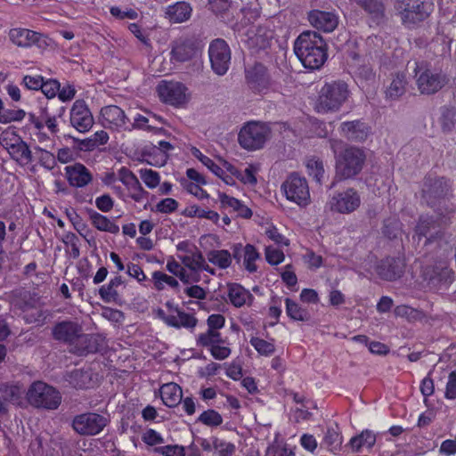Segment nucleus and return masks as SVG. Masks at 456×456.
<instances>
[{
	"instance_id": "obj_1",
	"label": "nucleus",
	"mask_w": 456,
	"mask_h": 456,
	"mask_svg": "<svg viewBox=\"0 0 456 456\" xmlns=\"http://www.w3.org/2000/svg\"><path fill=\"white\" fill-rule=\"evenodd\" d=\"M452 197V181L445 176L427 175L423 179L421 198L426 204L434 208L441 220L454 212V207L448 205L446 200Z\"/></svg>"
},
{
	"instance_id": "obj_2",
	"label": "nucleus",
	"mask_w": 456,
	"mask_h": 456,
	"mask_svg": "<svg viewBox=\"0 0 456 456\" xmlns=\"http://www.w3.org/2000/svg\"><path fill=\"white\" fill-rule=\"evenodd\" d=\"M294 53L303 66L308 69H319L328 59V46L316 31L302 32L294 42Z\"/></svg>"
},
{
	"instance_id": "obj_3",
	"label": "nucleus",
	"mask_w": 456,
	"mask_h": 456,
	"mask_svg": "<svg viewBox=\"0 0 456 456\" xmlns=\"http://www.w3.org/2000/svg\"><path fill=\"white\" fill-rule=\"evenodd\" d=\"M335 153V179L338 181L354 179L361 174L366 161L365 151L356 146H346L337 153L335 142H331Z\"/></svg>"
},
{
	"instance_id": "obj_4",
	"label": "nucleus",
	"mask_w": 456,
	"mask_h": 456,
	"mask_svg": "<svg viewBox=\"0 0 456 456\" xmlns=\"http://www.w3.org/2000/svg\"><path fill=\"white\" fill-rule=\"evenodd\" d=\"M413 72L421 94H435L450 81L449 76L441 67L428 61H416Z\"/></svg>"
},
{
	"instance_id": "obj_5",
	"label": "nucleus",
	"mask_w": 456,
	"mask_h": 456,
	"mask_svg": "<svg viewBox=\"0 0 456 456\" xmlns=\"http://www.w3.org/2000/svg\"><path fill=\"white\" fill-rule=\"evenodd\" d=\"M350 95L348 85L343 80L326 82L319 93L316 110L319 113L335 112L340 110Z\"/></svg>"
},
{
	"instance_id": "obj_6",
	"label": "nucleus",
	"mask_w": 456,
	"mask_h": 456,
	"mask_svg": "<svg viewBox=\"0 0 456 456\" xmlns=\"http://www.w3.org/2000/svg\"><path fill=\"white\" fill-rule=\"evenodd\" d=\"M395 9L403 25L414 27L426 20L434 11L433 0H395Z\"/></svg>"
},
{
	"instance_id": "obj_7",
	"label": "nucleus",
	"mask_w": 456,
	"mask_h": 456,
	"mask_svg": "<svg viewBox=\"0 0 456 456\" xmlns=\"http://www.w3.org/2000/svg\"><path fill=\"white\" fill-rule=\"evenodd\" d=\"M27 399L33 407L46 410H56L61 403V393L43 381H36L30 385Z\"/></svg>"
},
{
	"instance_id": "obj_8",
	"label": "nucleus",
	"mask_w": 456,
	"mask_h": 456,
	"mask_svg": "<svg viewBox=\"0 0 456 456\" xmlns=\"http://www.w3.org/2000/svg\"><path fill=\"white\" fill-rule=\"evenodd\" d=\"M271 134L270 127L258 121L247 122L240 130L238 141L248 151H256L264 147Z\"/></svg>"
},
{
	"instance_id": "obj_9",
	"label": "nucleus",
	"mask_w": 456,
	"mask_h": 456,
	"mask_svg": "<svg viewBox=\"0 0 456 456\" xmlns=\"http://www.w3.org/2000/svg\"><path fill=\"white\" fill-rule=\"evenodd\" d=\"M110 423V419L100 413L87 411L74 416L71 422L73 430L84 436L99 435Z\"/></svg>"
},
{
	"instance_id": "obj_10",
	"label": "nucleus",
	"mask_w": 456,
	"mask_h": 456,
	"mask_svg": "<svg viewBox=\"0 0 456 456\" xmlns=\"http://www.w3.org/2000/svg\"><path fill=\"white\" fill-rule=\"evenodd\" d=\"M1 145L8 151L12 159L20 165H27L33 161L29 146L14 131H4L0 135Z\"/></svg>"
},
{
	"instance_id": "obj_11",
	"label": "nucleus",
	"mask_w": 456,
	"mask_h": 456,
	"mask_svg": "<svg viewBox=\"0 0 456 456\" xmlns=\"http://www.w3.org/2000/svg\"><path fill=\"white\" fill-rule=\"evenodd\" d=\"M237 27H239V25H237ZM235 30L240 37L241 42L254 53L270 48L274 37L273 30L265 26L251 27L247 30L237 28Z\"/></svg>"
},
{
	"instance_id": "obj_12",
	"label": "nucleus",
	"mask_w": 456,
	"mask_h": 456,
	"mask_svg": "<svg viewBox=\"0 0 456 456\" xmlns=\"http://www.w3.org/2000/svg\"><path fill=\"white\" fill-rule=\"evenodd\" d=\"M288 200L300 207L310 203V192L307 181L297 173L290 174L281 184Z\"/></svg>"
},
{
	"instance_id": "obj_13",
	"label": "nucleus",
	"mask_w": 456,
	"mask_h": 456,
	"mask_svg": "<svg viewBox=\"0 0 456 456\" xmlns=\"http://www.w3.org/2000/svg\"><path fill=\"white\" fill-rule=\"evenodd\" d=\"M8 37L14 45L20 48L36 46L45 50L50 45V38L46 35L24 28H11Z\"/></svg>"
},
{
	"instance_id": "obj_14",
	"label": "nucleus",
	"mask_w": 456,
	"mask_h": 456,
	"mask_svg": "<svg viewBox=\"0 0 456 456\" xmlns=\"http://www.w3.org/2000/svg\"><path fill=\"white\" fill-rule=\"evenodd\" d=\"M208 56L214 73L218 76L227 73L231 64L232 53L224 39L216 38L211 41L208 46Z\"/></svg>"
},
{
	"instance_id": "obj_15",
	"label": "nucleus",
	"mask_w": 456,
	"mask_h": 456,
	"mask_svg": "<svg viewBox=\"0 0 456 456\" xmlns=\"http://www.w3.org/2000/svg\"><path fill=\"white\" fill-rule=\"evenodd\" d=\"M187 87L181 82L162 80L157 86V93L164 103L181 107L188 102Z\"/></svg>"
},
{
	"instance_id": "obj_16",
	"label": "nucleus",
	"mask_w": 456,
	"mask_h": 456,
	"mask_svg": "<svg viewBox=\"0 0 456 456\" xmlns=\"http://www.w3.org/2000/svg\"><path fill=\"white\" fill-rule=\"evenodd\" d=\"M245 79L248 87L257 94H265L273 86L268 69L261 62L245 69Z\"/></svg>"
},
{
	"instance_id": "obj_17",
	"label": "nucleus",
	"mask_w": 456,
	"mask_h": 456,
	"mask_svg": "<svg viewBox=\"0 0 456 456\" xmlns=\"http://www.w3.org/2000/svg\"><path fill=\"white\" fill-rule=\"evenodd\" d=\"M69 122L79 133L88 132L94 123L93 114L84 100H76L69 110Z\"/></svg>"
},
{
	"instance_id": "obj_18",
	"label": "nucleus",
	"mask_w": 456,
	"mask_h": 456,
	"mask_svg": "<svg viewBox=\"0 0 456 456\" xmlns=\"http://www.w3.org/2000/svg\"><path fill=\"white\" fill-rule=\"evenodd\" d=\"M330 209L340 214H350L361 205V197L354 188L337 192L330 200Z\"/></svg>"
},
{
	"instance_id": "obj_19",
	"label": "nucleus",
	"mask_w": 456,
	"mask_h": 456,
	"mask_svg": "<svg viewBox=\"0 0 456 456\" xmlns=\"http://www.w3.org/2000/svg\"><path fill=\"white\" fill-rule=\"evenodd\" d=\"M405 265L404 258L401 256H387L378 262L375 269L380 279L394 281L403 275Z\"/></svg>"
},
{
	"instance_id": "obj_20",
	"label": "nucleus",
	"mask_w": 456,
	"mask_h": 456,
	"mask_svg": "<svg viewBox=\"0 0 456 456\" xmlns=\"http://www.w3.org/2000/svg\"><path fill=\"white\" fill-rule=\"evenodd\" d=\"M424 279L428 284L438 289H447L453 281V271L445 262H439L424 271Z\"/></svg>"
},
{
	"instance_id": "obj_21",
	"label": "nucleus",
	"mask_w": 456,
	"mask_h": 456,
	"mask_svg": "<svg viewBox=\"0 0 456 456\" xmlns=\"http://www.w3.org/2000/svg\"><path fill=\"white\" fill-rule=\"evenodd\" d=\"M310 24L319 31L332 32L338 25V15L336 11L312 10L307 15Z\"/></svg>"
},
{
	"instance_id": "obj_22",
	"label": "nucleus",
	"mask_w": 456,
	"mask_h": 456,
	"mask_svg": "<svg viewBox=\"0 0 456 456\" xmlns=\"http://www.w3.org/2000/svg\"><path fill=\"white\" fill-rule=\"evenodd\" d=\"M102 124L105 127L126 131L129 118L125 111L117 105H108L101 110Z\"/></svg>"
},
{
	"instance_id": "obj_23",
	"label": "nucleus",
	"mask_w": 456,
	"mask_h": 456,
	"mask_svg": "<svg viewBox=\"0 0 456 456\" xmlns=\"http://www.w3.org/2000/svg\"><path fill=\"white\" fill-rule=\"evenodd\" d=\"M104 339L98 334L79 333L74 345L73 353L77 355H86L100 352L103 348Z\"/></svg>"
},
{
	"instance_id": "obj_24",
	"label": "nucleus",
	"mask_w": 456,
	"mask_h": 456,
	"mask_svg": "<svg viewBox=\"0 0 456 456\" xmlns=\"http://www.w3.org/2000/svg\"><path fill=\"white\" fill-rule=\"evenodd\" d=\"M65 176L69 184L75 188H83L93 181L90 170L82 163L76 162L65 167Z\"/></svg>"
},
{
	"instance_id": "obj_25",
	"label": "nucleus",
	"mask_w": 456,
	"mask_h": 456,
	"mask_svg": "<svg viewBox=\"0 0 456 456\" xmlns=\"http://www.w3.org/2000/svg\"><path fill=\"white\" fill-rule=\"evenodd\" d=\"M340 129L346 139L360 142H364L370 133V126L359 119L341 123Z\"/></svg>"
},
{
	"instance_id": "obj_26",
	"label": "nucleus",
	"mask_w": 456,
	"mask_h": 456,
	"mask_svg": "<svg viewBox=\"0 0 456 456\" xmlns=\"http://www.w3.org/2000/svg\"><path fill=\"white\" fill-rule=\"evenodd\" d=\"M370 17L375 25H380L386 20V6L384 0H354Z\"/></svg>"
},
{
	"instance_id": "obj_27",
	"label": "nucleus",
	"mask_w": 456,
	"mask_h": 456,
	"mask_svg": "<svg viewBox=\"0 0 456 456\" xmlns=\"http://www.w3.org/2000/svg\"><path fill=\"white\" fill-rule=\"evenodd\" d=\"M81 331V327L77 323L65 321L57 323L53 327V335L56 340L67 342L73 346Z\"/></svg>"
},
{
	"instance_id": "obj_28",
	"label": "nucleus",
	"mask_w": 456,
	"mask_h": 456,
	"mask_svg": "<svg viewBox=\"0 0 456 456\" xmlns=\"http://www.w3.org/2000/svg\"><path fill=\"white\" fill-rule=\"evenodd\" d=\"M91 224L100 232H110L111 234H118L119 232V226L111 221L108 216L97 212L94 208H85Z\"/></svg>"
},
{
	"instance_id": "obj_29",
	"label": "nucleus",
	"mask_w": 456,
	"mask_h": 456,
	"mask_svg": "<svg viewBox=\"0 0 456 456\" xmlns=\"http://www.w3.org/2000/svg\"><path fill=\"white\" fill-rule=\"evenodd\" d=\"M348 55L354 61L351 67L353 69V76L357 83L363 84L374 80L375 73L369 63L364 61L361 63V56L355 52H350Z\"/></svg>"
},
{
	"instance_id": "obj_30",
	"label": "nucleus",
	"mask_w": 456,
	"mask_h": 456,
	"mask_svg": "<svg viewBox=\"0 0 456 456\" xmlns=\"http://www.w3.org/2000/svg\"><path fill=\"white\" fill-rule=\"evenodd\" d=\"M197 53V46L192 40L186 39L176 42L171 50V60L185 62L191 60Z\"/></svg>"
},
{
	"instance_id": "obj_31",
	"label": "nucleus",
	"mask_w": 456,
	"mask_h": 456,
	"mask_svg": "<svg viewBox=\"0 0 456 456\" xmlns=\"http://www.w3.org/2000/svg\"><path fill=\"white\" fill-rule=\"evenodd\" d=\"M228 297L231 304L240 308L245 305H251L255 299L254 296L239 283L228 285Z\"/></svg>"
},
{
	"instance_id": "obj_32",
	"label": "nucleus",
	"mask_w": 456,
	"mask_h": 456,
	"mask_svg": "<svg viewBox=\"0 0 456 456\" xmlns=\"http://www.w3.org/2000/svg\"><path fill=\"white\" fill-rule=\"evenodd\" d=\"M218 200L220 201L221 208H232L234 212H236L237 216L242 218H250L252 216V210L244 205L241 200L234 197L219 191Z\"/></svg>"
},
{
	"instance_id": "obj_33",
	"label": "nucleus",
	"mask_w": 456,
	"mask_h": 456,
	"mask_svg": "<svg viewBox=\"0 0 456 456\" xmlns=\"http://www.w3.org/2000/svg\"><path fill=\"white\" fill-rule=\"evenodd\" d=\"M159 394L163 403L169 408L175 407L182 402V387L176 383L164 384L159 389Z\"/></svg>"
},
{
	"instance_id": "obj_34",
	"label": "nucleus",
	"mask_w": 456,
	"mask_h": 456,
	"mask_svg": "<svg viewBox=\"0 0 456 456\" xmlns=\"http://www.w3.org/2000/svg\"><path fill=\"white\" fill-rule=\"evenodd\" d=\"M192 9L186 2H177L167 6L166 16L174 23H181L190 19Z\"/></svg>"
},
{
	"instance_id": "obj_35",
	"label": "nucleus",
	"mask_w": 456,
	"mask_h": 456,
	"mask_svg": "<svg viewBox=\"0 0 456 456\" xmlns=\"http://www.w3.org/2000/svg\"><path fill=\"white\" fill-rule=\"evenodd\" d=\"M377 440L376 434L370 429H364L359 435L353 436L348 445L354 452H360L362 448L370 449Z\"/></svg>"
},
{
	"instance_id": "obj_36",
	"label": "nucleus",
	"mask_w": 456,
	"mask_h": 456,
	"mask_svg": "<svg viewBox=\"0 0 456 456\" xmlns=\"http://www.w3.org/2000/svg\"><path fill=\"white\" fill-rule=\"evenodd\" d=\"M67 381L76 389H88L93 386L92 371L83 369L74 370L68 375Z\"/></svg>"
},
{
	"instance_id": "obj_37",
	"label": "nucleus",
	"mask_w": 456,
	"mask_h": 456,
	"mask_svg": "<svg viewBox=\"0 0 456 456\" xmlns=\"http://www.w3.org/2000/svg\"><path fill=\"white\" fill-rule=\"evenodd\" d=\"M122 283V277L117 275L110 279L108 284L102 285L99 289V295L102 300L105 303H118L120 297L116 289Z\"/></svg>"
},
{
	"instance_id": "obj_38",
	"label": "nucleus",
	"mask_w": 456,
	"mask_h": 456,
	"mask_svg": "<svg viewBox=\"0 0 456 456\" xmlns=\"http://www.w3.org/2000/svg\"><path fill=\"white\" fill-rule=\"evenodd\" d=\"M142 155L146 158L148 164L155 167H163L168 159L167 153L161 152L159 148L152 143L146 144L142 148Z\"/></svg>"
},
{
	"instance_id": "obj_39",
	"label": "nucleus",
	"mask_w": 456,
	"mask_h": 456,
	"mask_svg": "<svg viewBox=\"0 0 456 456\" xmlns=\"http://www.w3.org/2000/svg\"><path fill=\"white\" fill-rule=\"evenodd\" d=\"M198 322V319L194 315L182 310L177 315H175L174 318H169V327L175 329L184 328L192 331L197 326Z\"/></svg>"
},
{
	"instance_id": "obj_40",
	"label": "nucleus",
	"mask_w": 456,
	"mask_h": 456,
	"mask_svg": "<svg viewBox=\"0 0 456 456\" xmlns=\"http://www.w3.org/2000/svg\"><path fill=\"white\" fill-rule=\"evenodd\" d=\"M439 124L444 133H450L456 125V108L443 106L440 108Z\"/></svg>"
},
{
	"instance_id": "obj_41",
	"label": "nucleus",
	"mask_w": 456,
	"mask_h": 456,
	"mask_svg": "<svg viewBox=\"0 0 456 456\" xmlns=\"http://www.w3.org/2000/svg\"><path fill=\"white\" fill-rule=\"evenodd\" d=\"M286 314L293 321L308 322L310 314L307 309L300 306L289 297L285 298Z\"/></svg>"
},
{
	"instance_id": "obj_42",
	"label": "nucleus",
	"mask_w": 456,
	"mask_h": 456,
	"mask_svg": "<svg viewBox=\"0 0 456 456\" xmlns=\"http://www.w3.org/2000/svg\"><path fill=\"white\" fill-rule=\"evenodd\" d=\"M0 393L6 402L12 404L21 403L23 391L20 386L9 383L0 384Z\"/></svg>"
},
{
	"instance_id": "obj_43",
	"label": "nucleus",
	"mask_w": 456,
	"mask_h": 456,
	"mask_svg": "<svg viewBox=\"0 0 456 456\" xmlns=\"http://www.w3.org/2000/svg\"><path fill=\"white\" fill-rule=\"evenodd\" d=\"M216 344H225V339L217 330H207V331L199 334L196 338L197 346L207 347L208 350Z\"/></svg>"
},
{
	"instance_id": "obj_44",
	"label": "nucleus",
	"mask_w": 456,
	"mask_h": 456,
	"mask_svg": "<svg viewBox=\"0 0 456 456\" xmlns=\"http://www.w3.org/2000/svg\"><path fill=\"white\" fill-rule=\"evenodd\" d=\"M208 4L209 10L222 19H225L230 12L233 14L239 7L237 3H232L230 0H208Z\"/></svg>"
},
{
	"instance_id": "obj_45",
	"label": "nucleus",
	"mask_w": 456,
	"mask_h": 456,
	"mask_svg": "<svg viewBox=\"0 0 456 456\" xmlns=\"http://www.w3.org/2000/svg\"><path fill=\"white\" fill-rule=\"evenodd\" d=\"M126 131L133 130H142L147 132H152L154 134L159 133L160 128L156 127L155 126L151 124V118L149 117L143 116L142 114L137 113L134 117V121L131 122L128 120V124L126 125Z\"/></svg>"
},
{
	"instance_id": "obj_46",
	"label": "nucleus",
	"mask_w": 456,
	"mask_h": 456,
	"mask_svg": "<svg viewBox=\"0 0 456 456\" xmlns=\"http://www.w3.org/2000/svg\"><path fill=\"white\" fill-rule=\"evenodd\" d=\"M65 214L69 221L72 224L74 229L79 233L80 236L85 238L89 244H91V240L86 239V236L90 232L88 226L84 222L83 218L77 214V210L72 208H67Z\"/></svg>"
},
{
	"instance_id": "obj_47",
	"label": "nucleus",
	"mask_w": 456,
	"mask_h": 456,
	"mask_svg": "<svg viewBox=\"0 0 456 456\" xmlns=\"http://www.w3.org/2000/svg\"><path fill=\"white\" fill-rule=\"evenodd\" d=\"M181 214L187 217L206 218L215 224H217L220 218V216L217 212L214 210H204L196 205L187 207L184 210L182 211Z\"/></svg>"
},
{
	"instance_id": "obj_48",
	"label": "nucleus",
	"mask_w": 456,
	"mask_h": 456,
	"mask_svg": "<svg viewBox=\"0 0 456 456\" xmlns=\"http://www.w3.org/2000/svg\"><path fill=\"white\" fill-rule=\"evenodd\" d=\"M406 80L403 74H396L386 91L387 98L397 100L405 92Z\"/></svg>"
},
{
	"instance_id": "obj_49",
	"label": "nucleus",
	"mask_w": 456,
	"mask_h": 456,
	"mask_svg": "<svg viewBox=\"0 0 456 456\" xmlns=\"http://www.w3.org/2000/svg\"><path fill=\"white\" fill-rule=\"evenodd\" d=\"M242 14L241 26L253 23L261 13V7L257 2H249L245 6L240 8Z\"/></svg>"
},
{
	"instance_id": "obj_50",
	"label": "nucleus",
	"mask_w": 456,
	"mask_h": 456,
	"mask_svg": "<svg viewBox=\"0 0 456 456\" xmlns=\"http://www.w3.org/2000/svg\"><path fill=\"white\" fill-rule=\"evenodd\" d=\"M208 259L221 269H226L232 264V255L226 249L210 250L208 254Z\"/></svg>"
},
{
	"instance_id": "obj_51",
	"label": "nucleus",
	"mask_w": 456,
	"mask_h": 456,
	"mask_svg": "<svg viewBox=\"0 0 456 456\" xmlns=\"http://www.w3.org/2000/svg\"><path fill=\"white\" fill-rule=\"evenodd\" d=\"M166 268L170 273L178 277L183 283L189 284L191 281V276L187 273L186 270L175 260L174 256L168 257ZM198 281V279H192L194 282Z\"/></svg>"
},
{
	"instance_id": "obj_52",
	"label": "nucleus",
	"mask_w": 456,
	"mask_h": 456,
	"mask_svg": "<svg viewBox=\"0 0 456 456\" xmlns=\"http://www.w3.org/2000/svg\"><path fill=\"white\" fill-rule=\"evenodd\" d=\"M191 155L199 159L205 167H207L217 177H222L224 175V169L215 163L209 157L204 155L197 147H191Z\"/></svg>"
},
{
	"instance_id": "obj_53",
	"label": "nucleus",
	"mask_w": 456,
	"mask_h": 456,
	"mask_svg": "<svg viewBox=\"0 0 456 456\" xmlns=\"http://www.w3.org/2000/svg\"><path fill=\"white\" fill-rule=\"evenodd\" d=\"M223 421L224 419L222 415L214 409L203 411L196 420V422L202 423L203 425L210 428H216L220 426Z\"/></svg>"
},
{
	"instance_id": "obj_54",
	"label": "nucleus",
	"mask_w": 456,
	"mask_h": 456,
	"mask_svg": "<svg viewBox=\"0 0 456 456\" xmlns=\"http://www.w3.org/2000/svg\"><path fill=\"white\" fill-rule=\"evenodd\" d=\"M395 314L397 316L406 318L409 322H421L427 317L423 311L408 305L397 306L395 309Z\"/></svg>"
},
{
	"instance_id": "obj_55",
	"label": "nucleus",
	"mask_w": 456,
	"mask_h": 456,
	"mask_svg": "<svg viewBox=\"0 0 456 456\" xmlns=\"http://www.w3.org/2000/svg\"><path fill=\"white\" fill-rule=\"evenodd\" d=\"M152 281H153L155 289L159 291L164 289V288H165L164 283L167 284L168 286H170L173 289L179 288L178 281L173 276H169L160 271H155L152 273Z\"/></svg>"
},
{
	"instance_id": "obj_56",
	"label": "nucleus",
	"mask_w": 456,
	"mask_h": 456,
	"mask_svg": "<svg viewBox=\"0 0 456 456\" xmlns=\"http://www.w3.org/2000/svg\"><path fill=\"white\" fill-rule=\"evenodd\" d=\"M434 224L435 222L433 217L428 216H420L415 228V232L419 236V239L426 237L428 240H430L433 237V234L430 233V229L434 226Z\"/></svg>"
},
{
	"instance_id": "obj_57",
	"label": "nucleus",
	"mask_w": 456,
	"mask_h": 456,
	"mask_svg": "<svg viewBox=\"0 0 456 456\" xmlns=\"http://www.w3.org/2000/svg\"><path fill=\"white\" fill-rule=\"evenodd\" d=\"M306 167L308 169L309 175L321 183L324 177V167L323 162L319 158L313 157L307 160Z\"/></svg>"
},
{
	"instance_id": "obj_58",
	"label": "nucleus",
	"mask_w": 456,
	"mask_h": 456,
	"mask_svg": "<svg viewBox=\"0 0 456 456\" xmlns=\"http://www.w3.org/2000/svg\"><path fill=\"white\" fill-rule=\"evenodd\" d=\"M402 232V223L397 218H388L384 221L382 233L389 240L396 239Z\"/></svg>"
},
{
	"instance_id": "obj_59",
	"label": "nucleus",
	"mask_w": 456,
	"mask_h": 456,
	"mask_svg": "<svg viewBox=\"0 0 456 456\" xmlns=\"http://www.w3.org/2000/svg\"><path fill=\"white\" fill-rule=\"evenodd\" d=\"M323 444L330 451L337 450L342 444V436L340 433L334 428H328L324 435Z\"/></svg>"
},
{
	"instance_id": "obj_60",
	"label": "nucleus",
	"mask_w": 456,
	"mask_h": 456,
	"mask_svg": "<svg viewBox=\"0 0 456 456\" xmlns=\"http://www.w3.org/2000/svg\"><path fill=\"white\" fill-rule=\"evenodd\" d=\"M250 345L256 350V352L264 356H270L275 351V346L273 343L268 342L257 337L250 338Z\"/></svg>"
},
{
	"instance_id": "obj_61",
	"label": "nucleus",
	"mask_w": 456,
	"mask_h": 456,
	"mask_svg": "<svg viewBox=\"0 0 456 456\" xmlns=\"http://www.w3.org/2000/svg\"><path fill=\"white\" fill-rule=\"evenodd\" d=\"M259 257V253L257 252L255 246L251 244H247L244 247V265L246 270L249 273H254L256 271V265H255V261Z\"/></svg>"
},
{
	"instance_id": "obj_62",
	"label": "nucleus",
	"mask_w": 456,
	"mask_h": 456,
	"mask_svg": "<svg viewBox=\"0 0 456 456\" xmlns=\"http://www.w3.org/2000/svg\"><path fill=\"white\" fill-rule=\"evenodd\" d=\"M35 150L40 153L38 157L39 164L47 170L53 169L57 165L56 157L53 153L46 151L39 146H37Z\"/></svg>"
},
{
	"instance_id": "obj_63",
	"label": "nucleus",
	"mask_w": 456,
	"mask_h": 456,
	"mask_svg": "<svg viewBox=\"0 0 456 456\" xmlns=\"http://www.w3.org/2000/svg\"><path fill=\"white\" fill-rule=\"evenodd\" d=\"M26 116V112L21 110H8L2 109L0 110V123L8 124L14 121H20Z\"/></svg>"
},
{
	"instance_id": "obj_64",
	"label": "nucleus",
	"mask_w": 456,
	"mask_h": 456,
	"mask_svg": "<svg viewBox=\"0 0 456 456\" xmlns=\"http://www.w3.org/2000/svg\"><path fill=\"white\" fill-rule=\"evenodd\" d=\"M235 444L218 437H214V451L218 456H232L235 452Z\"/></svg>"
}]
</instances>
